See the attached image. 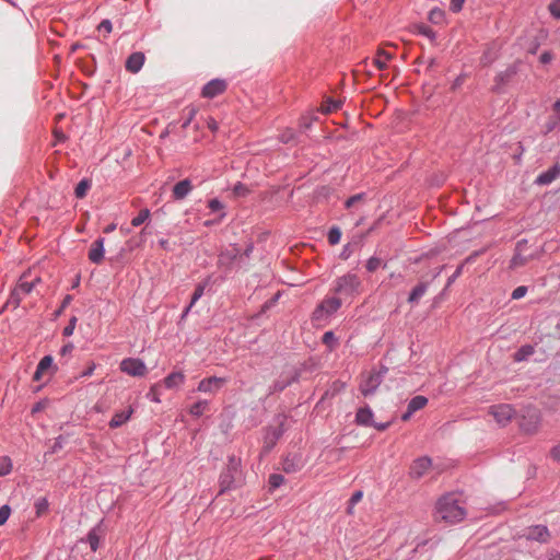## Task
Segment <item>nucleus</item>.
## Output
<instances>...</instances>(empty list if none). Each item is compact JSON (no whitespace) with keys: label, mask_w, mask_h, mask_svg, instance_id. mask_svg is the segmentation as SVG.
<instances>
[{"label":"nucleus","mask_w":560,"mask_h":560,"mask_svg":"<svg viewBox=\"0 0 560 560\" xmlns=\"http://www.w3.org/2000/svg\"><path fill=\"white\" fill-rule=\"evenodd\" d=\"M342 103L340 101H336L334 98L328 97L320 107L312 108L305 112L299 120V132L300 136L310 137L308 131H312L313 128L320 127L319 115L330 114L338 110L341 107Z\"/></svg>","instance_id":"1"},{"label":"nucleus","mask_w":560,"mask_h":560,"mask_svg":"<svg viewBox=\"0 0 560 560\" xmlns=\"http://www.w3.org/2000/svg\"><path fill=\"white\" fill-rule=\"evenodd\" d=\"M242 482L243 470L241 458L235 455H231L228 457V463L219 476L220 489L218 495L241 487Z\"/></svg>","instance_id":"2"},{"label":"nucleus","mask_w":560,"mask_h":560,"mask_svg":"<svg viewBox=\"0 0 560 560\" xmlns=\"http://www.w3.org/2000/svg\"><path fill=\"white\" fill-rule=\"evenodd\" d=\"M436 515L447 523H458L465 518L466 510L454 494H446L436 503Z\"/></svg>","instance_id":"3"},{"label":"nucleus","mask_w":560,"mask_h":560,"mask_svg":"<svg viewBox=\"0 0 560 560\" xmlns=\"http://www.w3.org/2000/svg\"><path fill=\"white\" fill-rule=\"evenodd\" d=\"M218 268L224 270V276L220 277L221 281L226 279V276L233 271L236 267H242L241 249L236 244L231 245L220 252L217 261Z\"/></svg>","instance_id":"4"},{"label":"nucleus","mask_w":560,"mask_h":560,"mask_svg":"<svg viewBox=\"0 0 560 560\" xmlns=\"http://www.w3.org/2000/svg\"><path fill=\"white\" fill-rule=\"evenodd\" d=\"M387 372L388 369L382 365L380 370H372L366 374H362V380L359 387L361 394L365 397L373 395L382 384Z\"/></svg>","instance_id":"5"},{"label":"nucleus","mask_w":560,"mask_h":560,"mask_svg":"<svg viewBox=\"0 0 560 560\" xmlns=\"http://www.w3.org/2000/svg\"><path fill=\"white\" fill-rule=\"evenodd\" d=\"M340 298H326L313 311L312 320L314 323H322L329 316L335 314L341 307Z\"/></svg>","instance_id":"6"},{"label":"nucleus","mask_w":560,"mask_h":560,"mask_svg":"<svg viewBox=\"0 0 560 560\" xmlns=\"http://www.w3.org/2000/svg\"><path fill=\"white\" fill-rule=\"evenodd\" d=\"M361 281L355 273H347L337 278L334 291L339 295L352 296L359 293Z\"/></svg>","instance_id":"7"},{"label":"nucleus","mask_w":560,"mask_h":560,"mask_svg":"<svg viewBox=\"0 0 560 560\" xmlns=\"http://www.w3.org/2000/svg\"><path fill=\"white\" fill-rule=\"evenodd\" d=\"M432 467V459L429 456H421L412 460L409 467V477L413 480L421 479Z\"/></svg>","instance_id":"8"},{"label":"nucleus","mask_w":560,"mask_h":560,"mask_svg":"<svg viewBox=\"0 0 560 560\" xmlns=\"http://www.w3.org/2000/svg\"><path fill=\"white\" fill-rule=\"evenodd\" d=\"M120 370L131 376H144L148 369L140 359L127 358L120 362Z\"/></svg>","instance_id":"9"},{"label":"nucleus","mask_w":560,"mask_h":560,"mask_svg":"<svg viewBox=\"0 0 560 560\" xmlns=\"http://www.w3.org/2000/svg\"><path fill=\"white\" fill-rule=\"evenodd\" d=\"M541 418L538 410L533 409L528 410L527 415H524L522 417V420L520 422V427L522 431H524L527 434H535L540 425Z\"/></svg>","instance_id":"10"},{"label":"nucleus","mask_w":560,"mask_h":560,"mask_svg":"<svg viewBox=\"0 0 560 560\" xmlns=\"http://www.w3.org/2000/svg\"><path fill=\"white\" fill-rule=\"evenodd\" d=\"M283 433H284L283 422H281L277 427L267 428L265 439H264L262 452L269 453L275 447V445L277 444L279 439L283 435Z\"/></svg>","instance_id":"11"},{"label":"nucleus","mask_w":560,"mask_h":560,"mask_svg":"<svg viewBox=\"0 0 560 560\" xmlns=\"http://www.w3.org/2000/svg\"><path fill=\"white\" fill-rule=\"evenodd\" d=\"M526 247H527V240H525V238L520 240L515 244L514 255H513L512 259L510 260L511 269H516V268L523 267L528 262L529 259L533 258V256H526L523 254L524 250L526 249Z\"/></svg>","instance_id":"12"},{"label":"nucleus","mask_w":560,"mask_h":560,"mask_svg":"<svg viewBox=\"0 0 560 560\" xmlns=\"http://www.w3.org/2000/svg\"><path fill=\"white\" fill-rule=\"evenodd\" d=\"M523 536L527 540L538 541L546 544L550 540V533L545 525H534L525 529Z\"/></svg>","instance_id":"13"},{"label":"nucleus","mask_w":560,"mask_h":560,"mask_svg":"<svg viewBox=\"0 0 560 560\" xmlns=\"http://www.w3.org/2000/svg\"><path fill=\"white\" fill-rule=\"evenodd\" d=\"M229 382L225 377L210 376L201 380L198 384V390L202 393L215 394Z\"/></svg>","instance_id":"14"},{"label":"nucleus","mask_w":560,"mask_h":560,"mask_svg":"<svg viewBox=\"0 0 560 560\" xmlns=\"http://www.w3.org/2000/svg\"><path fill=\"white\" fill-rule=\"evenodd\" d=\"M226 82L222 79H212L207 82L202 90L201 95L205 98H214L215 96L222 94L226 90Z\"/></svg>","instance_id":"15"},{"label":"nucleus","mask_w":560,"mask_h":560,"mask_svg":"<svg viewBox=\"0 0 560 560\" xmlns=\"http://www.w3.org/2000/svg\"><path fill=\"white\" fill-rule=\"evenodd\" d=\"M490 413L494 417L499 424L505 425L512 419L514 409L511 405L502 404L492 406L490 408Z\"/></svg>","instance_id":"16"},{"label":"nucleus","mask_w":560,"mask_h":560,"mask_svg":"<svg viewBox=\"0 0 560 560\" xmlns=\"http://www.w3.org/2000/svg\"><path fill=\"white\" fill-rule=\"evenodd\" d=\"M560 177V163L556 162L549 170L539 174L534 184L537 186H548Z\"/></svg>","instance_id":"17"},{"label":"nucleus","mask_w":560,"mask_h":560,"mask_svg":"<svg viewBox=\"0 0 560 560\" xmlns=\"http://www.w3.org/2000/svg\"><path fill=\"white\" fill-rule=\"evenodd\" d=\"M88 257L91 262L100 265L104 260V238L95 240L89 250Z\"/></svg>","instance_id":"18"},{"label":"nucleus","mask_w":560,"mask_h":560,"mask_svg":"<svg viewBox=\"0 0 560 560\" xmlns=\"http://www.w3.org/2000/svg\"><path fill=\"white\" fill-rule=\"evenodd\" d=\"M144 60V54L141 51L130 54L125 62L126 70L131 73L139 72L143 67Z\"/></svg>","instance_id":"19"},{"label":"nucleus","mask_w":560,"mask_h":560,"mask_svg":"<svg viewBox=\"0 0 560 560\" xmlns=\"http://www.w3.org/2000/svg\"><path fill=\"white\" fill-rule=\"evenodd\" d=\"M192 190L191 180L186 178L176 183L173 187L172 194L174 200H183Z\"/></svg>","instance_id":"20"},{"label":"nucleus","mask_w":560,"mask_h":560,"mask_svg":"<svg viewBox=\"0 0 560 560\" xmlns=\"http://www.w3.org/2000/svg\"><path fill=\"white\" fill-rule=\"evenodd\" d=\"M373 416L374 413L370 406L365 405L358 409L355 413V423L361 427H371V424H374Z\"/></svg>","instance_id":"21"},{"label":"nucleus","mask_w":560,"mask_h":560,"mask_svg":"<svg viewBox=\"0 0 560 560\" xmlns=\"http://www.w3.org/2000/svg\"><path fill=\"white\" fill-rule=\"evenodd\" d=\"M430 285L429 281H421L419 282L409 293V296L407 299L408 303L411 305H417L421 298L428 291V288Z\"/></svg>","instance_id":"22"},{"label":"nucleus","mask_w":560,"mask_h":560,"mask_svg":"<svg viewBox=\"0 0 560 560\" xmlns=\"http://www.w3.org/2000/svg\"><path fill=\"white\" fill-rule=\"evenodd\" d=\"M132 412H133L132 408H129L128 410L116 412L108 423L109 428L116 429V428L121 427L124 423H126L130 419Z\"/></svg>","instance_id":"23"},{"label":"nucleus","mask_w":560,"mask_h":560,"mask_svg":"<svg viewBox=\"0 0 560 560\" xmlns=\"http://www.w3.org/2000/svg\"><path fill=\"white\" fill-rule=\"evenodd\" d=\"M185 382V375L183 372H172L164 378V386L166 388H175Z\"/></svg>","instance_id":"24"},{"label":"nucleus","mask_w":560,"mask_h":560,"mask_svg":"<svg viewBox=\"0 0 560 560\" xmlns=\"http://www.w3.org/2000/svg\"><path fill=\"white\" fill-rule=\"evenodd\" d=\"M534 353H535L534 346L524 345L515 351V353L513 354V360L515 362H523V361L527 360Z\"/></svg>","instance_id":"25"},{"label":"nucleus","mask_w":560,"mask_h":560,"mask_svg":"<svg viewBox=\"0 0 560 560\" xmlns=\"http://www.w3.org/2000/svg\"><path fill=\"white\" fill-rule=\"evenodd\" d=\"M212 283V277L208 276L203 281L199 282L191 295L190 303L195 305V303L203 295L205 289Z\"/></svg>","instance_id":"26"},{"label":"nucleus","mask_w":560,"mask_h":560,"mask_svg":"<svg viewBox=\"0 0 560 560\" xmlns=\"http://www.w3.org/2000/svg\"><path fill=\"white\" fill-rule=\"evenodd\" d=\"M100 525L93 527L86 535V541L90 545V548L93 552H95L100 547L101 536L98 534Z\"/></svg>","instance_id":"27"},{"label":"nucleus","mask_w":560,"mask_h":560,"mask_svg":"<svg viewBox=\"0 0 560 560\" xmlns=\"http://www.w3.org/2000/svg\"><path fill=\"white\" fill-rule=\"evenodd\" d=\"M92 186V182L91 179H88V178H83L81 179L78 185L75 186V189H74V196L78 198V199H82L86 196L89 189L91 188Z\"/></svg>","instance_id":"28"},{"label":"nucleus","mask_w":560,"mask_h":560,"mask_svg":"<svg viewBox=\"0 0 560 560\" xmlns=\"http://www.w3.org/2000/svg\"><path fill=\"white\" fill-rule=\"evenodd\" d=\"M427 404H428V398L422 395H418L410 399L407 407L415 413L416 411L424 408L427 406Z\"/></svg>","instance_id":"29"},{"label":"nucleus","mask_w":560,"mask_h":560,"mask_svg":"<svg viewBox=\"0 0 560 560\" xmlns=\"http://www.w3.org/2000/svg\"><path fill=\"white\" fill-rule=\"evenodd\" d=\"M39 281H40L39 278H37L33 281H26V280H24V278H21L20 282L15 289L19 290V292L22 294H28L32 292V290L34 289L36 283Z\"/></svg>","instance_id":"30"},{"label":"nucleus","mask_w":560,"mask_h":560,"mask_svg":"<svg viewBox=\"0 0 560 560\" xmlns=\"http://www.w3.org/2000/svg\"><path fill=\"white\" fill-rule=\"evenodd\" d=\"M417 32L419 35L427 37L432 43L436 40L435 31L427 24L422 23V24L417 25Z\"/></svg>","instance_id":"31"},{"label":"nucleus","mask_w":560,"mask_h":560,"mask_svg":"<svg viewBox=\"0 0 560 560\" xmlns=\"http://www.w3.org/2000/svg\"><path fill=\"white\" fill-rule=\"evenodd\" d=\"M445 13L442 9L435 7L429 11L428 19L433 24H441L444 21Z\"/></svg>","instance_id":"32"},{"label":"nucleus","mask_w":560,"mask_h":560,"mask_svg":"<svg viewBox=\"0 0 560 560\" xmlns=\"http://www.w3.org/2000/svg\"><path fill=\"white\" fill-rule=\"evenodd\" d=\"M390 54L386 51H380L376 58L374 59V63L380 70H384L387 68V62L390 60Z\"/></svg>","instance_id":"33"},{"label":"nucleus","mask_w":560,"mask_h":560,"mask_svg":"<svg viewBox=\"0 0 560 560\" xmlns=\"http://www.w3.org/2000/svg\"><path fill=\"white\" fill-rule=\"evenodd\" d=\"M151 215L148 208L141 209L137 217L131 220V225L137 228L143 224Z\"/></svg>","instance_id":"34"},{"label":"nucleus","mask_w":560,"mask_h":560,"mask_svg":"<svg viewBox=\"0 0 560 560\" xmlns=\"http://www.w3.org/2000/svg\"><path fill=\"white\" fill-rule=\"evenodd\" d=\"M207 408H208V401L199 400L190 407L189 411L192 416L200 417L203 415V412L206 411Z\"/></svg>","instance_id":"35"},{"label":"nucleus","mask_w":560,"mask_h":560,"mask_svg":"<svg viewBox=\"0 0 560 560\" xmlns=\"http://www.w3.org/2000/svg\"><path fill=\"white\" fill-rule=\"evenodd\" d=\"M328 243L330 245H336L340 242L341 231L338 226H332L329 229L327 234Z\"/></svg>","instance_id":"36"},{"label":"nucleus","mask_w":560,"mask_h":560,"mask_svg":"<svg viewBox=\"0 0 560 560\" xmlns=\"http://www.w3.org/2000/svg\"><path fill=\"white\" fill-rule=\"evenodd\" d=\"M363 498V492L361 490L354 491L351 498L348 501L347 513L352 514L353 508L357 503H359Z\"/></svg>","instance_id":"37"},{"label":"nucleus","mask_w":560,"mask_h":560,"mask_svg":"<svg viewBox=\"0 0 560 560\" xmlns=\"http://www.w3.org/2000/svg\"><path fill=\"white\" fill-rule=\"evenodd\" d=\"M292 381H276L273 384L269 387V395L280 393L284 390L289 385H291Z\"/></svg>","instance_id":"38"},{"label":"nucleus","mask_w":560,"mask_h":560,"mask_svg":"<svg viewBox=\"0 0 560 560\" xmlns=\"http://www.w3.org/2000/svg\"><path fill=\"white\" fill-rule=\"evenodd\" d=\"M34 506L36 510V515L40 516L48 511L49 503L46 498H39L36 500Z\"/></svg>","instance_id":"39"},{"label":"nucleus","mask_w":560,"mask_h":560,"mask_svg":"<svg viewBox=\"0 0 560 560\" xmlns=\"http://www.w3.org/2000/svg\"><path fill=\"white\" fill-rule=\"evenodd\" d=\"M283 482H284V477L280 474H271L269 476L268 483H269L270 490H275V489L279 488Z\"/></svg>","instance_id":"40"},{"label":"nucleus","mask_w":560,"mask_h":560,"mask_svg":"<svg viewBox=\"0 0 560 560\" xmlns=\"http://www.w3.org/2000/svg\"><path fill=\"white\" fill-rule=\"evenodd\" d=\"M322 341L324 345L328 346L330 349H332L337 345V338H336L334 331H331V330L326 331L323 335Z\"/></svg>","instance_id":"41"},{"label":"nucleus","mask_w":560,"mask_h":560,"mask_svg":"<svg viewBox=\"0 0 560 560\" xmlns=\"http://www.w3.org/2000/svg\"><path fill=\"white\" fill-rule=\"evenodd\" d=\"M52 357L51 355H45L40 359V361L37 364V369L39 372L45 373L48 369L52 368Z\"/></svg>","instance_id":"42"},{"label":"nucleus","mask_w":560,"mask_h":560,"mask_svg":"<svg viewBox=\"0 0 560 560\" xmlns=\"http://www.w3.org/2000/svg\"><path fill=\"white\" fill-rule=\"evenodd\" d=\"M364 198H365V194L364 192H360V194L353 195V196L349 197L346 200L345 208L346 209H350L353 206H355L358 202L364 200Z\"/></svg>","instance_id":"43"},{"label":"nucleus","mask_w":560,"mask_h":560,"mask_svg":"<svg viewBox=\"0 0 560 560\" xmlns=\"http://www.w3.org/2000/svg\"><path fill=\"white\" fill-rule=\"evenodd\" d=\"M382 266V259L377 257H371L365 265V268L369 272L376 271Z\"/></svg>","instance_id":"44"},{"label":"nucleus","mask_w":560,"mask_h":560,"mask_svg":"<svg viewBox=\"0 0 560 560\" xmlns=\"http://www.w3.org/2000/svg\"><path fill=\"white\" fill-rule=\"evenodd\" d=\"M548 10L553 19L560 20V0H552L548 5Z\"/></svg>","instance_id":"45"},{"label":"nucleus","mask_w":560,"mask_h":560,"mask_svg":"<svg viewBox=\"0 0 560 560\" xmlns=\"http://www.w3.org/2000/svg\"><path fill=\"white\" fill-rule=\"evenodd\" d=\"M249 192V189L247 188L246 185H244L243 183H237L234 185L233 187V194L234 196L236 197H245L247 196Z\"/></svg>","instance_id":"46"},{"label":"nucleus","mask_w":560,"mask_h":560,"mask_svg":"<svg viewBox=\"0 0 560 560\" xmlns=\"http://www.w3.org/2000/svg\"><path fill=\"white\" fill-rule=\"evenodd\" d=\"M560 125V114L550 115L548 122L546 124L547 131L556 129Z\"/></svg>","instance_id":"47"},{"label":"nucleus","mask_w":560,"mask_h":560,"mask_svg":"<svg viewBox=\"0 0 560 560\" xmlns=\"http://www.w3.org/2000/svg\"><path fill=\"white\" fill-rule=\"evenodd\" d=\"M12 470V463L9 457H3L2 463L0 464V476H7Z\"/></svg>","instance_id":"48"},{"label":"nucleus","mask_w":560,"mask_h":560,"mask_svg":"<svg viewBox=\"0 0 560 560\" xmlns=\"http://www.w3.org/2000/svg\"><path fill=\"white\" fill-rule=\"evenodd\" d=\"M77 322H78V318L75 316H72L69 319L68 325L62 330V335L65 337H70L73 334V331L75 329Z\"/></svg>","instance_id":"49"},{"label":"nucleus","mask_w":560,"mask_h":560,"mask_svg":"<svg viewBox=\"0 0 560 560\" xmlns=\"http://www.w3.org/2000/svg\"><path fill=\"white\" fill-rule=\"evenodd\" d=\"M72 299H73V298H72V295H70V294H67V295L63 298V300H62V302H61V305H60V306H59V308H57V310L55 311V313H54V316H55L56 318H57V317H59V316L63 313L65 308H66V307L71 303Z\"/></svg>","instance_id":"50"},{"label":"nucleus","mask_w":560,"mask_h":560,"mask_svg":"<svg viewBox=\"0 0 560 560\" xmlns=\"http://www.w3.org/2000/svg\"><path fill=\"white\" fill-rule=\"evenodd\" d=\"M20 302L21 293L19 292V290L14 289L10 294L7 305H13L14 307H18L20 305Z\"/></svg>","instance_id":"51"},{"label":"nucleus","mask_w":560,"mask_h":560,"mask_svg":"<svg viewBox=\"0 0 560 560\" xmlns=\"http://www.w3.org/2000/svg\"><path fill=\"white\" fill-rule=\"evenodd\" d=\"M11 514V508L4 504L0 508V526L5 524Z\"/></svg>","instance_id":"52"},{"label":"nucleus","mask_w":560,"mask_h":560,"mask_svg":"<svg viewBox=\"0 0 560 560\" xmlns=\"http://www.w3.org/2000/svg\"><path fill=\"white\" fill-rule=\"evenodd\" d=\"M463 269H464V264H460L459 266H457L454 273L447 279L445 289L450 288L455 282V280L463 273Z\"/></svg>","instance_id":"53"},{"label":"nucleus","mask_w":560,"mask_h":560,"mask_svg":"<svg viewBox=\"0 0 560 560\" xmlns=\"http://www.w3.org/2000/svg\"><path fill=\"white\" fill-rule=\"evenodd\" d=\"M254 252V244L250 242L246 245L245 249L241 252L242 256V265H246V259H249L250 255Z\"/></svg>","instance_id":"54"},{"label":"nucleus","mask_w":560,"mask_h":560,"mask_svg":"<svg viewBox=\"0 0 560 560\" xmlns=\"http://www.w3.org/2000/svg\"><path fill=\"white\" fill-rule=\"evenodd\" d=\"M527 293V287L525 285H520L517 288H515L512 292V295L511 298L513 300H520L522 299L523 296H525V294Z\"/></svg>","instance_id":"55"},{"label":"nucleus","mask_w":560,"mask_h":560,"mask_svg":"<svg viewBox=\"0 0 560 560\" xmlns=\"http://www.w3.org/2000/svg\"><path fill=\"white\" fill-rule=\"evenodd\" d=\"M514 73H515V70H513L511 68L506 69L504 72H500L495 77V81H497V83H504Z\"/></svg>","instance_id":"56"},{"label":"nucleus","mask_w":560,"mask_h":560,"mask_svg":"<svg viewBox=\"0 0 560 560\" xmlns=\"http://www.w3.org/2000/svg\"><path fill=\"white\" fill-rule=\"evenodd\" d=\"M299 469V466L294 464L292 459L285 458L283 462V470L285 472H295Z\"/></svg>","instance_id":"57"},{"label":"nucleus","mask_w":560,"mask_h":560,"mask_svg":"<svg viewBox=\"0 0 560 560\" xmlns=\"http://www.w3.org/2000/svg\"><path fill=\"white\" fill-rule=\"evenodd\" d=\"M208 207L212 212H217L224 208L223 203L217 198L210 199L208 202Z\"/></svg>","instance_id":"58"},{"label":"nucleus","mask_w":560,"mask_h":560,"mask_svg":"<svg viewBox=\"0 0 560 560\" xmlns=\"http://www.w3.org/2000/svg\"><path fill=\"white\" fill-rule=\"evenodd\" d=\"M98 31L109 34L113 31V24L109 20L105 19L98 24Z\"/></svg>","instance_id":"59"},{"label":"nucleus","mask_w":560,"mask_h":560,"mask_svg":"<svg viewBox=\"0 0 560 560\" xmlns=\"http://www.w3.org/2000/svg\"><path fill=\"white\" fill-rule=\"evenodd\" d=\"M465 0H451L450 10L454 13L459 12L463 9Z\"/></svg>","instance_id":"60"},{"label":"nucleus","mask_w":560,"mask_h":560,"mask_svg":"<svg viewBox=\"0 0 560 560\" xmlns=\"http://www.w3.org/2000/svg\"><path fill=\"white\" fill-rule=\"evenodd\" d=\"M73 349H74L73 343L72 342H67L60 349V355L61 357H66V355L70 354L73 351Z\"/></svg>","instance_id":"61"},{"label":"nucleus","mask_w":560,"mask_h":560,"mask_svg":"<svg viewBox=\"0 0 560 560\" xmlns=\"http://www.w3.org/2000/svg\"><path fill=\"white\" fill-rule=\"evenodd\" d=\"M393 421L387 422H374V424H371L374 429L377 431H385L392 425Z\"/></svg>","instance_id":"62"},{"label":"nucleus","mask_w":560,"mask_h":560,"mask_svg":"<svg viewBox=\"0 0 560 560\" xmlns=\"http://www.w3.org/2000/svg\"><path fill=\"white\" fill-rule=\"evenodd\" d=\"M550 457L560 463V443L550 450Z\"/></svg>","instance_id":"63"},{"label":"nucleus","mask_w":560,"mask_h":560,"mask_svg":"<svg viewBox=\"0 0 560 560\" xmlns=\"http://www.w3.org/2000/svg\"><path fill=\"white\" fill-rule=\"evenodd\" d=\"M552 60V54L551 51H544L540 57H539V61L542 63V65H547L549 62H551Z\"/></svg>","instance_id":"64"}]
</instances>
